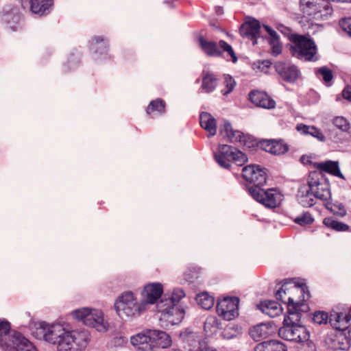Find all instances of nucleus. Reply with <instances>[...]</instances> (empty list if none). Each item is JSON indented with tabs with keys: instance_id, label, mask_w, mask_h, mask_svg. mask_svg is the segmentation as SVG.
I'll return each mask as SVG.
<instances>
[{
	"instance_id": "nucleus-1",
	"label": "nucleus",
	"mask_w": 351,
	"mask_h": 351,
	"mask_svg": "<svg viewBox=\"0 0 351 351\" xmlns=\"http://www.w3.org/2000/svg\"><path fill=\"white\" fill-rule=\"evenodd\" d=\"M186 293L180 288L164 292V287L155 282V320L165 329L180 324L184 318L188 305Z\"/></svg>"
},
{
	"instance_id": "nucleus-2",
	"label": "nucleus",
	"mask_w": 351,
	"mask_h": 351,
	"mask_svg": "<svg viewBox=\"0 0 351 351\" xmlns=\"http://www.w3.org/2000/svg\"><path fill=\"white\" fill-rule=\"evenodd\" d=\"M243 177L254 185L248 188L251 196L265 207L275 208L281 201V195L274 189L265 190L261 188L266 183V169L259 165H250L243 169Z\"/></svg>"
},
{
	"instance_id": "nucleus-3",
	"label": "nucleus",
	"mask_w": 351,
	"mask_h": 351,
	"mask_svg": "<svg viewBox=\"0 0 351 351\" xmlns=\"http://www.w3.org/2000/svg\"><path fill=\"white\" fill-rule=\"evenodd\" d=\"M310 297L308 287L302 284L296 285L291 281H285L276 291V298L287 304V313L306 311L307 307L304 302Z\"/></svg>"
},
{
	"instance_id": "nucleus-4",
	"label": "nucleus",
	"mask_w": 351,
	"mask_h": 351,
	"mask_svg": "<svg viewBox=\"0 0 351 351\" xmlns=\"http://www.w3.org/2000/svg\"><path fill=\"white\" fill-rule=\"evenodd\" d=\"M300 318V313L288 314L284 319L283 326L279 329V336L285 340L298 343L307 341L308 332L303 326L297 324Z\"/></svg>"
},
{
	"instance_id": "nucleus-5",
	"label": "nucleus",
	"mask_w": 351,
	"mask_h": 351,
	"mask_svg": "<svg viewBox=\"0 0 351 351\" xmlns=\"http://www.w3.org/2000/svg\"><path fill=\"white\" fill-rule=\"evenodd\" d=\"M90 340L85 330L67 329L56 346V351H83Z\"/></svg>"
},
{
	"instance_id": "nucleus-6",
	"label": "nucleus",
	"mask_w": 351,
	"mask_h": 351,
	"mask_svg": "<svg viewBox=\"0 0 351 351\" xmlns=\"http://www.w3.org/2000/svg\"><path fill=\"white\" fill-rule=\"evenodd\" d=\"M290 51L293 56L304 61H316L317 47L314 41L304 36L291 35Z\"/></svg>"
},
{
	"instance_id": "nucleus-7",
	"label": "nucleus",
	"mask_w": 351,
	"mask_h": 351,
	"mask_svg": "<svg viewBox=\"0 0 351 351\" xmlns=\"http://www.w3.org/2000/svg\"><path fill=\"white\" fill-rule=\"evenodd\" d=\"M300 11L317 20H326L333 13L330 3L326 0H300Z\"/></svg>"
},
{
	"instance_id": "nucleus-8",
	"label": "nucleus",
	"mask_w": 351,
	"mask_h": 351,
	"mask_svg": "<svg viewBox=\"0 0 351 351\" xmlns=\"http://www.w3.org/2000/svg\"><path fill=\"white\" fill-rule=\"evenodd\" d=\"M308 186L315 199L321 201L325 206L330 205L331 193L329 183L321 172L313 171L310 173Z\"/></svg>"
},
{
	"instance_id": "nucleus-9",
	"label": "nucleus",
	"mask_w": 351,
	"mask_h": 351,
	"mask_svg": "<svg viewBox=\"0 0 351 351\" xmlns=\"http://www.w3.org/2000/svg\"><path fill=\"white\" fill-rule=\"evenodd\" d=\"M114 308L120 316L134 317L144 311V305L138 302L131 291H125L119 295L114 302Z\"/></svg>"
},
{
	"instance_id": "nucleus-10",
	"label": "nucleus",
	"mask_w": 351,
	"mask_h": 351,
	"mask_svg": "<svg viewBox=\"0 0 351 351\" xmlns=\"http://www.w3.org/2000/svg\"><path fill=\"white\" fill-rule=\"evenodd\" d=\"M39 328L41 330L43 339L56 346L67 330L60 323L48 324L45 322L39 324Z\"/></svg>"
},
{
	"instance_id": "nucleus-11",
	"label": "nucleus",
	"mask_w": 351,
	"mask_h": 351,
	"mask_svg": "<svg viewBox=\"0 0 351 351\" xmlns=\"http://www.w3.org/2000/svg\"><path fill=\"white\" fill-rule=\"evenodd\" d=\"M239 300L237 297H225L218 300L217 311L219 316L226 320H231L238 315Z\"/></svg>"
},
{
	"instance_id": "nucleus-12",
	"label": "nucleus",
	"mask_w": 351,
	"mask_h": 351,
	"mask_svg": "<svg viewBox=\"0 0 351 351\" xmlns=\"http://www.w3.org/2000/svg\"><path fill=\"white\" fill-rule=\"evenodd\" d=\"M75 313L86 325L94 328L104 326V314L101 310L84 308L76 311Z\"/></svg>"
},
{
	"instance_id": "nucleus-13",
	"label": "nucleus",
	"mask_w": 351,
	"mask_h": 351,
	"mask_svg": "<svg viewBox=\"0 0 351 351\" xmlns=\"http://www.w3.org/2000/svg\"><path fill=\"white\" fill-rule=\"evenodd\" d=\"M19 1L23 7L29 4V10L39 16L48 14L53 6V0H19Z\"/></svg>"
},
{
	"instance_id": "nucleus-14",
	"label": "nucleus",
	"mask_w": 351,
	"mask_h": 351,
	"mask_svg": "<svg viewBox=\"0 0 351 351\" xmlns=\"http://www.w3.org/2000/svg\"><path fill=\"white\" fill-rule=\"evenodd\" d=\"M276 71L286 82L293 83L299 77L300 71L296 66L282 62H278L275 65Z\"/></svg>"
},
{
	"instance_id": "nucleus-15",
	"label": "nucleus",
	"mask_w": 351,
	"mask_h": 351,
	"mask_svg": "<svg viewBox=\"0 0 351 351\" xmlns=\"http://www.w3.org/2000/svg\"><path fill=\"white\" fill-rule=\"evenodd\" d=\"M350 319L349 313L342 311L339 307H336L330 312L329 322L337 330H343L348 328Z\"/></svg>"
},
{
	"instance_id": "nucleus-16",
	"label": "nucleus",
	"mask_w": 351,
	"mask_h": 351,
	"mask_svg": "<svg viewBox=\"0 0 351 351\" xmlns=\"http://www.w3.org/2000/svg\"><path fill=\"white\" fill-rule=\"evenodd\" d=\"M261 24L258 21L252 19L245 23L240 28V33L243 37L252 40L253 45L256 44V38L259 36Z\"/></svg>"
},
{
	"instance_id": "nucleus-17",
	"label": "nucleus",
	"mask_w": 351,
	"mask_h": 351,
	"mask_svg": "<svg viewBox=\"0 0 351 351\" xmlns=\"http://www.w3.org/2000/svg\"><path fill=\"white\" fill-rule=\"evenodd\" d=\"M0 346L3 348H8L14 346L11 325L6 319H0Z\"/></svg>"
},
{
	"instance_id": "nucleus-18",
	"label": "nucleus",
	"mask_w": 351,
	"mask_h": 351,
	"mask_svg": "<svg viewBox=\"0 0 351 351\" xmlns=\"http://www.w3.org/2000/svg\"><path fill=\"white\" fill-rule=\"evenodd\" d=\"M180 337L182 341L187 345L190 351H199L204 346L198 335L189 329L182 332Z\"/></svg>"
},
{
	"instance_id": "nucleus-19",
	"label": "nucleus",
	"mask_w": 351,
	"mask_h": 351,
	"mask_svg": "<svg viewBox=\"0 0 351 351\" xmlns=\"http://www.w3.org/2000/svg\"><path fill=\"white\" fill-rule=\"evenodd\" d=\"M261 146L265 151L274 155L283 154L289 149L288 145L281 140H267Z\"/></svg>"
},
{
	"instance_id": "nucleus-20",
	"label": "nucleus",
	"mask_w": 351,
	"mask_h": 351,
	"mask_svg": "<svg viewBox=\"0 0 351 351\" xmlns=\"http://www.w3.org/2000/svg\"><path fill=\"white\" fill-rule=\"evenodd\" d=\"M131 342L138 350L152 351L153 349L154 341L150 335L144 333L137 334L131 338Z\"/></svg>"
},
{
	"instance_id": "nucleus-21",
	"label": "nucleus",
	"mask_w": 351,
	"mask_h": 351,
	"mask_svg": "<svg viewBox=\"0 0 351 351\" xmlns=\"http://www.w3.org/2000/svg\"><path fill=\"white\" fill-rule=\"evenodd\" d=\"M199 123L201 127L208 132V137H211L216 134V119L210 113L202 112L199 117Z\"/></svg>"
},
{
	"instance_id": "nucleus-22",
	"label": "nucleus",
	"mask_w": 351,
	"mask_h": 351,
	"mask_svg": "<svg viewBox=\"0 0 351 351\" xmlns=\"http://www.w3.org/2000/svg\"><path fill=\"white\" fill-rule=\"evenodd\" d=\"M230 145H219L218 151L215 154V159L218 165L225 169H228L231 165Z\"/></svg>"
},
{
	"instance_id": "nucleus-23",
	"label": "nucleus",
	"mask_w": 351,
	"mask_h": 351,
	"mask_svg": "<svg viewBox=\"0 0 351 351\" xmlns=\"http://www.w3.org/2000/svg\"><path fill=\"white\" fill-rule=\"evenodd\" d=\"M197 43L202 50L208 56H219L221 51L219 49L217 43L208 40L203 36L197 38Z\"/></svg>"
},
{
	"instance_id": "nucleus-24",
	"label": "nucleus",
	"mask_w": 351,
	"mask_h": 351,
	"mask_svg": "<svg viewBox=\"0 0 351 351\" xmlns=\"http://www.w3.org/2000/svg\"><path fill=\"white\" fill-rule=\"evenodd\" d=\"M273 332L271 326L262 323L252 328L250 330V336L256 341L266 338Z\"/></svg>"
},
{
	"instance_id": "nucleus-25",
	"label": "nucleus",
	"mask_w": 351,
	"mask_h": 351,
	"mask_svg": "<svg viewBox=\"0 0 351 351\" xmlns=\"http://www.w3.org/2000/svg\"><path fill=\"white\" fill-rule=\"evenodd\" d=\"M257 307L271 317L278 316L282 313L280 305L275 301H264L258 304Z\"/></svg>"
},
{
	"instance_id": "nucleus-26",
	"label": "nucleus",
	"mask_w": 351,
	"mask_h": 351,
	"mask_svg": "<svg viewBox=\"0 0 351 351\" xmlns=\"http://www.w3.org/2000/svg\"><path fill=\"white\" fill-rule=\"evenodd\" d=\"M219 132L224 137H226L231 142H242L243 135L239 131H234L232 130L231 124L225 121L223 126H221Z\"/></svg>"
},
{
	"instance_id": "nucleus-27",
	"label": "nucleus",
	"mask_w": 351,
	"mask_h": 351,
	"mask_svg": "<svg viewBox=\"0 0 351 351\" xmlns=\"http://www.w3.org/2000/svg\"><path fill=\"white\" fill-rule=\"evenodd\" d=\"M298 199L299 203L304 207H311L316 203L315 198L313 197L308 186H304L300 188Z\"/></svg>"
},
{
	"instance_id": "nucleus-28",
	"label": "nucleus",
	"mask_w": 351,
	"mask_h": 351,
	"mask_svg": "<svg viewBox=\"0 0 351 351\" xmlns=\"http://www.w3.org/2000/svg\"><path fill=\"white\" fill-rule=\"evenodd\" d=\"M316 167L320 170L331 173L338 178L344 179V176L340 171L338 162L328 160L324 162L317 163Z\"/></svg>"
},
{
	"instance_id": "nucleus-29",
	"label": "nucleus",
	"mask_w": 351,
	"mask_h": 351,
	"mask_svg": "<svg viewBox=\"0 0 351 351\" xmlns=\"http://www.w3.org/2000/svg\"><path fill=\"white\" fill-rule=\"evenodd\" d=\"M254 351H287L286 347L280 341L271 340L258 343Z\"/></svg>"
},
{
	"instance_id": "nucleus-30",
	"label": "nucleus",
	"mask_w": 351,
	"mask_h": 351,
	"mask_svg": "<svg viewBox=\"0 0 351 351\" xmlns=\"http://www.w3.org/2000/svg\"><path fill=\"white\" fill-rule=\"evenodd\" d=\"M217 84V79L214 74L203 71L201 88L204 92L207 93L213 92L215 89Z\"/></svg>"
},
{
	"instance_id": "nucleus-31",
	"label": "nucleus",
	"mask_w": 351,
	"mask_h": 351,
	"mask_svg": "<svg viewBox=\"0 0 351 351\" xmlns=\"http://www.w3.org/2000/svg\"><path fill=\"white\" fill-rule=\"evenodd\" d=\"M172 345L171 337L165 331L155 330V348L165 349Z\"/></svg>"
},
{
	"instance_id": "nucleus-32",
	"label": "nucleus",
	"mask_w": 351,
	"mask_h": 351,
	"mask_svg": "<svg viewBox=\"0 0 351 351\" xmlns=\"http://www.w3.org/2000/svg\"><path fill=\"white\" fill-rule=\"evenodd\" d=\"M296 129L300 133L310 134L319 141L324 142L326 141V137L321 130L314 126L299 124L297 125Z\"/></svg>"
},
{
	"instance_id": "nucleus-33",
	"label": "nucleus",
	"mask_w": 351,
	"mask_h": 351,
	"mask_svg": "<svg viewBox=\"0 0 351 351\" xmlns=\"http://www.w3.org/2000/svg\"><path fill=\"white\" fill-rule=\"evenodd\" d=\"M197 304L205 310L210 309L214 305V298L207 292L198 294L196 297Z\"/></svg>"
},
{
	"instance_id": "nucleus-34",
	"label": "nucleus",
	"mask_w": 351,
	"mask_h": 351,
	"mask_svg": "<svg viewBox=\"0 0 351 351\" xmlns=\"http://www.w3.org/2000/svg\"><path fill=\"white\" fill-rule=\"evenodd\" d=\"M323 223L328 228L336 231L345 232L349 230V226L347 224L337 221L332 217L325 218Z\"/></svg>"
},
{
	"instance_id": "nucleus-35",
	"label": "nucleus",
	"mask_w": 351,
	"mask_h": 351,
	"mask_svg": "<svg viewBox=\"0 0 351 351\" xmlns=\"http://www.w3.org/2000/svg\"><path fill=\"white\" fill-rule=\"evenodd\" d=\"M229 151L232 161L236 162L237 165L241 166L247 161V156L236 148L230 146Z\"/></svg>"
},
{
	"instance_id": "nucleus-36",
	"label": "nucleus",
	"mask_w": 351,
	"mask_h": 351,
	"mask_svg": "<svg viewBox=\"0 0 351 351\" xmlns=\"http://www.w3.org/2000/svg\"><path fill=\"white\" fill-rule=\"evenodd\" d=\"M142 296L146 304H154V283L145 286L142 291Z\"/></svg>"
},
{
	"instance_id": "nucleus-37",
	"label": "nucleus",
	"mask_w": 351,
	"mask_h": 351,
	"mask_svg": "<svg viewBox=\"0 0 351 351\" xmlns=\"http://www.w3.org/2000/svg\"><path fill=\"white\" fill-rule=\"evenodd\" d=\"M218 328L217 319L215 317H208L204 322V330L207 333H214Z\"/></svg>"
},
{
	"instance_id": "nucleus-38",
	"label": "nucleus",
	"mask_w": 351,
	"mask_h": 351,
	"mask_svg": "<svg viewBox=\"0 0 351 351\" xmlns=\"http://www.w3.org/2000/svg\"><path fill=\"white\" fill-rule=\"evenodd\" d=\"M334 125L342 132H348L350 130V123L342 117H337L333 119Z\"/></svg>"
},
{
	"instance_id": "nucleus-39",
	"label": "nucleus",
	"mask_w": 351,
	"mask_h": 351,
	"mask_svg": "<svg viewBox=\"0 0 351 351\" xmlns=\"http://www.w3.org/2000/svg\"><path fill=\"white\" fill-rule=\"evenodd\" d=\"M265 97V93L261 91H252L249 94V99L252 103L260 107L263 98Z\"/></svg>"
},
{
	"instance_id": "nucleus-40",
	"label": "nucleus",
	"mask_w": 351,
	"mask_h": 351,
	"mask_svg": "<svg viewBox=\"0 0 351 351\" xmlns=\"http://www.w3.org/2000/svg\"><path fill=\"white\" fill-rule=\"evenodd\" d=\"M294 221L300 226H305L312 223L313 221V219L311 217V214L306 212L297 217L294 219Z\"/></svg>"
},
{
	"instance_id": "nucleus-41",
	"label": "nucleus",
	"mask_w": 351,
	"mask_h": 351,
	"mask_svg": "<svg viewBox=\"0 0 351 351\" xmlns=\"http://www.w3.org/2000/svg\"><path fill=\"white\" fill-rule=\"evenodd\" d=\"M326 208L328 210H330L332 212L340 215V216H344L346 214V210L344 207V206L341 203H335L332 204L330 202V205H328V206H326Z\"/></svg>"
},
{
	"instance_id": "nucleus-42",
	"label": "nucleus",
	"mask_w": 351,
	"mask_h": 351,
	"mask_svg": "<svg viewBox=\"0 0 351 351\" xmlns=\"http://www.w3.org/2000/svg\"><path fill=\"white\" fill-rule=\"evenodd\" d=\"M329 320V316L324 311H317L313 314V320L318 324H326Z\"/></svg>"
},
{
	"instance_id": "nucleus-43",
	"label": "nucleus",
	"mask_w": 351,
	"mask_h": 351,
	"mask_svg": "<svg viewBox=\"0 0 351 351\" xmlns=\"http://www.w3.org/2000/svg\"><path fill=\"white\" fill-rule=\"evenodd\" d=\"M316 73L317 75H321L326 83L330 82L332 79V71L326 67L319 68Z\"/></svg>"
},
{
	"instance_id": "nucleus-44",
	"label": "nucleus",
	"mask_w": 351,
	"mask_h": 351,
	"mask_svg": "<svg viewBox=\"0 0 351 351\" xmlns=\"http://www.w3.org/2000/svg\"><path fill=\"white\" fill-rule=\"evenodd\" d=\"M224 84L227 89L222 90V93L224 95H226L230 93L233 90L235 85V82L232 77L229 75H226L224 77Z\"/></svg>"
},
{
	"instance_id": "nucleus-45",
	"label": "nucleus",
	"mask_w": 351,
	"mask_h": 351,
	"mask_svg": "<svg viewBox=\"0 0 351 351\" xmlns=\"http://www.w3.org/2000/svg\"><path fill=\"white\" fill-rule=\"evenodd\" d=\"M220 47L225 51H227L232 58V61L236 62L237 61V57L236 56L232 47L223 40L219 42Z\"/></svg>"
},
{
	"instance_id": "nucleus-46",
	"label": "nucleus",
	"mask_w": 351,
	"mask_h": 351,
	"mask_svg": "<svg viewBox=\"0 0 351 351\" xmlns=\"http://www.w3.org/2000/svg\"><path fill=\"white\" fill-rule=\"evenodd\" d=\"M276 106L275 101L265 93V97L263 98L260 107L266 109H272Z\"/></svg>"
},
{
	"instance_id": "nucleus-47",
	"label": "nucleus",
	"mask_w": 351,
	"mask_h": 351,
	"mask_svg": "<svg viewBox=\"0 0 351 351\" xmlns=\"http://www.w3.org/2000/svg\"><path fill=\"white\" fill-rule=\"evenodd\" d=\"M339 24L342 29L351 36V18L341 19Z\"/></svg>"
},
{
	"instance_id": "nucleus-48",
	"label": "nucleus",
	"mask_w": 351,
	"mask_h": 351,
	"mask_svg": "<svg viewBox=\"0 0 351 351\" xmlns=\"http://www.w3.org/2000/svg\"><path fill=\"white\" fill-rule=\"evenodd\" d=\"M16 351H35V347L29 340L26 339L25 342H21L18 346Z\"/></svg>"
},
{
	"instance_id": "nucleus-49",
	"label": "nucleus",
	"mask_w": 351,
	"mask_h": 351,
	"mask_svg": "<svg viewBox=\"0 0 351 351\" xmlns=\"http://www.w3.org/2000/svg\"><path fill=\"white\" fill-rule=\"evenodd\" d=\"M269 44L271 47V53L274 56H277L282 51V45L278 41H269Z\"/></svg>"
},
{
	"instance_id": "nucleus-50",
	"label": "nucleus",
	"mask_w": 351,
	"mask_h": 351,
	"mask_svg": "<svg viewBox=\"0 0 351 351\" xmlns=\"http://www.w3.org/2000/svg\"><path fill=\"white\" fill-rule=\"evenodd\" d=\"M165 102L161 99H155V111L163 114L165 112Z\"/></svg>"
},
{
	"instance_id": "nucleus-51",
	"label": "nucleus",
	"mask_w": 351,
	"mask_h": 351,
	"mask_svg": "<svg viewBox=\"0 0 351 351\" xmlns=\"http://www.w3.org/2000/svg\"><path fill=\"white\" fill-rule=\"evenodd\" d=\"M342 95L344 99L351 101V86H347L342 92Z\"/></svg>"
},
{
	"instance_id": "nucleus-52",
	"label": "nucleus",
	"mask_w": 351,
	"mask_h": 351,
	"mask_svg": "<svg viewBox=\"0 0 351 351\" xmlns=\"http://www.w3.org/2000/svg\"><path fill=\"white\" fill-rule=\"evenodd\" d=\"M270 36L269 41H278L279 40V36L276 33L275 30L273 29V31L269 34Z\"/></svg>"
},
{
	"instance_id": "nucleus-53",
	"label": "nucleus",
	"mask_w": 351,
	"mask_h": 351,
	"mask_svg": "<svg viewBox=\"0 0 351 351\" xmlns=\"http://www.w3.org/2000/svg\"><path fill=\"white\" fill-rule=\"evenodd\" d=\"M270 36L269 41H278L279 40V36L276 33L275 30L273 29V31L269 34Z\"/></svg>"
},
{
	"instance_id": "nucleus-54",
	"label": "nucleus",
	"mask_w": 351,
	"mask_h": 351,
	"mask_svg": "<svg viewBox=\"0 0 351 351\" xmlns=\"http://www.w3.org/2000/svg\"><path fill=\"white\" fill-rule=\"evenodd\" d=\"M330 138L335 143H337L340 141V138L337 136V134L335 131L330 132Z\"/></svg>"
},
{
	"instance_id": "nucleus-55",
	"label": "nucleus",
	"mask_w": 351,
	"mask_h": 351,
	"mask_svg": "<svg viewBox=\"0 0 351 351\" xmlns=\"http://www.w3.org/2000/svg\"><path fill=\"white\" fill-rule=\"evenodd\" d=\"M271 64V62L269 60H264L261 63H260L259 67L263 70L264 68H268Z\"/></svg>"
},
{
	"instance_id": "nucleus-56",
	"label": "nucleus",
	"mask_w": 351,
	"mask_h": 351,
	"mask_svg": "<svg viewBox=\"0 0 351 351\" xmlns=\"http://www.w3.org/2000/svg\"><path fill=\"white\" fill-rule=\"evenodd\" d=\"M152 110H154V101H150V103L147 108V112L148 114H151Z\"/></svg>"
},
{
	"instance_id": "nucleus-57",
	"label": "nucleus",
	"mask_w": 351,
	"mask_h": 351,
	"mask_svg": "<svg viewBox=\"0 0 351 351\" xmlns=\"http://www.w3.org/2000/svg\"><path fill=\"white\" fill-rule=\"evenodd\" d=\"M346 338H347L348 343L351 346V328L349 329Z\"/></svg>"
},
{
	"instance_id": "nucleus-58",
	"label": "nucleus",
	"mask_w": 351,
	"mask_h": 351,
	"mask_svg": "<svg viewBox=\"0 0 351 351\" xmlns=\"http://www.w3.org/2000/svg\"><path fill=\"white\" fill-rule=\"evenodd\" d=\"M199 351H217L215 349H210L209 348H206V346H203L202 348L199 350Z\"/></svg>"
},
{
	"instance_id": "nucleus-59",
	"label": "nucleus",
	"mask_w": 351,
	"mask_h": 351,
	"mask_svg": "<svg viewBox=\"0 0 351 351\" xmlns=\"http://www.w3.org/2000/svg\"><path fill=\"white\" fill-rule=\"evenodd\" d=\"M263 27L268 34H270L273 31V29L268 25H265Z\"/></svg>"
},
{
	"instance_id": "nucleus-60",
	"label": "nucleus",
	"mask_w": 351,
	"mask_h": 351,
	"mask_svg": "<svg viewBox=\"0 0 351 351\" xmlns=\"http://www.w3.org/2000/svg\"><path fill=\"white\" fill-rule=\"evenodd\" d=\"M338 1L351 3V0H339Z\"/></svg>"
},
{
	"instance_id": "nucleus-61",
	"label": "nucleus",
	"mask_w": 351,
	"mask_h": 351,
	"mask_svg": "<svg viewBox=\"0 0 351 351\" xmlns=\"http://www.w3.org/2000/svg\"><path fill=\"white\" fill-rule=\"evenodd\" d=\"M304 159H305V157H304V156H302V157L301 158V160H302V162L303 163H306V161H304ZM308 162V160H307L306 162Z\"/></svg>"
},
{
	"instance_id": "nucleus-62",
	"label": "nucleus",
	"mask_w": 351,
	"mask_h": 351,
	"mask_svg": "<svg viewBox=\"0 0 351 351\" xmlns=\"http://www.w3.org/2000/svg\"><path fill=\"white\" fill-rule=\"evenodd\" d=\"M339 348H340V349H342V350H344V349H345V348H342V347H340Z\"/></svg>"
}]
</instances>
